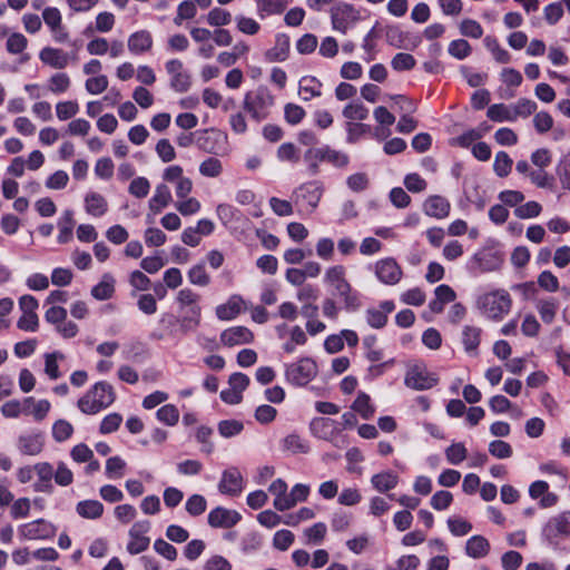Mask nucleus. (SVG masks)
<instances>
[{
	"mask_svg": "<svg viewBox=\"0 0 570 570\" xmlns=\"http://www.w3.org/2000/svg\"><path fill=\"white\" fill-rule=\"evenodd\" d=\"M317 374V365L314 360L303 357L286 368L287 380L295 385H306Z\"/></svg>",
	"mask_w": 570,
	"mask_h": 570,
	"instance_id": "7",
	"label": "nucleus"
},
{
	"mask_svg": "<svg viewBox=\"0 0 570 570\" xmlns=\"http://www.w3.org/2000/svg\"><path fill=\"white\" fill-rule=\"evenodd\" d=\"M243 429L244 424L237 420H224L218 423V432L223 438L238 435Z\"/></svg>",
	"mask_w": 570,
	"mask_h": 570,
	"instance_id": "49",
	"label": "nucleus"
},
{
	"mask_svg": "<svg viewBox=\"0 0 570 570\" xmlns=\"http://www.w3.org/2000/svg\"><path fill=\"white\" fill-rule=\"evenodd\" d=\"M512 107L513 121L519 117L527 118L537 110V104L527 98L519 99Z\"/></svg>",
	"mask_w": 570,
	"mask_h": 570,
	"instance_id": "40",
	"label": "nucleus"
},
{
	"mask_svg": "<svg viewBox=\"0 0 570 570\" xmlns=\"http://www.w3.org/2000/svg\"><path fill=\"white\" fill-rule=\"evenodd\" d=\"M176 299L181 309L188 307V313H193L194 308H197L198 313H202V308L198 305L199 295L193 289L188 287L180 289L177 293Z\"/></svg>",
	"mask_w": 570,
	"mask_h": 570,
	"instance_id": "34",
	"label": "nucleus"
},
{
	"mask_svg": "<svg viewBox=\"0 0 570 570\" xmlns=\"http://www.w3.org/2000/svg\"><path fill=\"white\" fill-rule=\"evenodd\" d=\"M115 292V279L110 274H105L101 281L92 287L91 295L98 301H105Z\"/></svg>",
	"mask_w": 570,
	"mask_h": 570,
	"instance_id": "29",
	"label": "nucleus"
},
{
	"mask_svg": "<svg viewBox=\"0 0 570 570\" xmlns=\"http://www.w3.org/2000/svg\"><path fill=\"white\" fill-rule=\"evenodd\" d=\"M542 210L541 205L538 202L531 200L525 203L524 205H521L514 209V215L518 218L527 219V218H533L540 215Z\"/></svg>",
	"mask_w": 570,
	"mask_h": 570,
	"instance_id": "53",
	"label": "nucleus"
},
{
	"mask_svg": "<svg viewBox=\"0 0 570 570\" xmlns=\"http://www.w3.org/2000/svg\"><path fill=\"white\" fill-rule=\"evenodd\" d=\"M471 50L470 43L464 39L453 40L449 45V53L459 60L465 59Z\"/></svg>",
	"mask_w": 570,
	"mask_h": 570,
	"instance_id": "59",
	"label": "nucleus"
},
{
	"mask_svg": "<svg viewBox=\"0 0 570 570\" xmlns=\"http://www.w3.org/2000/svg\"><path fill=\"white\" fill-rule=\"evenodd\" d=\"M481 341V328L472 325H465L462 331V343L464 350L469 353L476 351Z\"/></svg>",
	"mask_w": 570,
	"mask_h": 570,
	"instance_id": "33",
	"label": "nucleus"
},
{
	"mask_svg": "<svg viewBox=\"0 0 570 570\" xmlns=\"http://www.w3.org/2000/svg\"><path fill=\"white\" fill-rule=\"evenodd\" d=\"M322 153L324 160L336 167H345L348 164V156L346 154L331 149L330 147H323Z\"/></svg>",
	"mask_w": 570,
	"mask_h": 570,
	"instance_id": "63",
	"label": "nucleus"
},
{
	"mask_svg": "<svg viewBox=\"0 0 570 570\" xmlns=\"http://www.w3.org/2000/svg\"><path fill=\"white\" fill-rule=\"evenodd\" d=\"M115 399L112 386L107 382H98L78 400L77 405L83 414L94 415L110 406Z\"/></svg>",
	"mask_w": 570,
	"mask_h": 570,
	"instance_id": "1",
	"label": "nucleus"
},
{
	"mask_svg": "<svg viewBox=\"0 0 570 570\" xmlns=\"http://www.w3.org/2000/svg\"><path fill=\"white\" fill-rule=\"evenodd\" d=\"M153 47V37L146 30L137 31L128 38V49L134 55L147 52Z\"/></svg>",
	"mask_w": 570,
	"mask_h": 570,
	"instance_id": "20",
	"label": "nucleus"
},
{
	"mask_svg": "<svg viewBox=\"0 0 570 570\" xmlns=\"http://www.w3.org/2000/svg\"><path fill=\"white\" fill-rule=\"evenodd\" d=\"M423 209L428 216L442 219L449 216L450 203L448 202L446 198L439 195H434L430 196L425 200Z\"/></svg>",
	"mask_w": 570,
	"mask_h": 570,
	"instance_id": "19",
	"label": "nucleus"
},
{
	"mask_svg": "<svg viewBox=\"0 0 570 570\" xmlns=\"http://www.w3.org/2000/svg\"><path fill=\"white\" fill-rule=\"evenodd\" d=\"M557 175L563 189L570 190V153L557 166Z\"/></svg>",
	"mask_w": 570,
	"mask_h": 570,
	"instance_id": "55",
	"label": "nucleus"
},
{
	"mask_svg": "<svg viewBox=\"0 0 570 570\" xmlns=\"http://www.w3.org/2000/svg\"><path fill=\"white\" fill-rule=\"evenodd\" d=\"M367 115L368 110L362 102H351L343 109V116L351 120H364Z\"/></svg>",
	"mask_w": 570,
	"mask_h": 570,
	"instance_id": "50",
	"label": "nucleus"
},
{
	"mask_svg": "<svg viewBox=\"0 0 570 570\" xmlns=\"http://www.w3.org/2000/svg\"><path fill=\"white\" fill-rule=\"evenodd\" d=\"M196 12V6L193 1H183L177 8V14L174 19L175 24L180 26L184 20L193 19Z\"/></svg>",
	"mask_w": 570,
	"mask_h": 570,
	"instance_id": "61",
	"label": "nucleus"
},
{
	"mask_svg": "<svg viewBox=\"0 0 570 570\" xmlns=\"http://www.w3.org/2000/svg\"><path fill=\"white\" fill-rule=\"evenodd\" d=\"M149 521H137L130 528L128 535L129 541L127 543V551L130 554H138L148 549L150 539L145 534L149 531Z\"/></svg>",
	"mask_w": 570,
	"mask_h": 570,
	"instance_id": "8",
	"label": "nucleus"
},
{
	"mask_svg": "<svg viewBox=\"0 0 570 570\" xmlns=\"http://www.w3.org/2000/svg\"><path fill=\"white\" fill-rule=\"evenodd\" d=\"M466 449L463 443H452L445 450L446 460L451 464H460L466 458Z\"/></svg>",
	"mask_w": 570,
	"mask_h": 570,
	"instance_id": "56",
	"label": "nucleus"
},
{
	"mask_svg": "<svg viewBox=\"0 0 570 570\" xmlns=\"http://www.w3.org/2000/svg\"><path fill=\"white\" fill-rule=\"evenodd\" d=\"M218 489L223 494L238 495L243 490V476L237 468L223 472Z\"/></svg>",
	"mask_w": 570,
	"mask_h": 570,
	"instance_id": "14",
	"label": "nucleus"
},
{
	"mask_svg": "<svg viewBox=\"0 0 570 570\" xmlns=\"http://www.w3.org/2000/svg\"><path fill=\"white\" fill-rule=\"evenodd\" d=\"M490 551L489 541L482 535L471 537L465 544V552L469 557L480 559L485 557Z\"/></svg>",
	"mask_w": 570,
	"mask_h": 570,
	"instance_id": "25",
	"label": "nucleus"
},
{
	"mask_svg": "<svg viewBox=\"0 0 570 570\" xmlns=\"http://www.w3.org/2000/svg\"><path fill=\"white\" fill-rule=\"evenodd\" d=\"M77 513L83 519H98L104 513V504L98 500H83L76 505Z\"/></svg>",
	"mask_w": 570,
	"mask_h": 570,
	"instance_id": "27",
	"label": "nucleus"
},
{
	"mask_svg": "<svg viewBox=\"0 0 570 570\" xmlns=\"http://www.w3.org/2000/svg\"><path fill=\"white\" fill-rule=\"evenodd\" d=\"M199 173L204 177L216 178L223 173V164L218 158L208 157L199 164Z\"/></svg>",
	"mask_w": 570,
	"mask_h": 570,
	"instance_id": "36",
	"label": "nucleus"
},
{
	"mask_svg": "<svg viewBox=\"0 0 570 570\" xmlns=\"http://www.w3.org/2000/svg\"><path fill=\"white\" fill-rule=\"evenodd\" d=\"M243 303L240 296L234 295L225 304L217 306L216 316L223 321H230L240 313Z\"/></svg>",
	"mask_w": 570,
	"mask_h": 570,
	"instance_id": "23",
	"label": "nucleus"
},
{
	"mask_svg": "<svg viewBox=\"0 0 570 570\" xmlns=\"http://www.w3.org/2000/svg\"><path fill=\"white\" fill-rule=\"evenodd\" d=\"M240 520L238 512L217 507L208 514V524L213 528H232Z\"/></svg>",
	"mask_w": 570,
	"mask_h": 570,
	"instance_id": "15",
	"label": "nucleus"
},
{
	"mask_svg": "<svg viewBox=\"0 0 570 570\" xmlns=\"http://www.w3.org/2000/svg\"><path fill=\"white\" fill-rule=\"evenodd\" d=\"M185 508L188 514L198 517L206 511L207 501L200 494H193L187 499Z\"/></svg>",
	"mask_w": 570,
	"mask_h": 570,
	"instance_id": "44",
	"label": "nucleus"
},
{
	"mask_svg": "<svg viewBox=\"0 0 570 570\" xmlns=\"http://www.w3.org/2000/svg\"><path fill=\"white\" fill-rule=\"evenodd\" d=\"M376 125L373 129V136L379 140H385L391 135L392 114L386 107L379 106L373 111Z\"/></svg>",
	"mask_w": 570,
	"mask_h": 570,
	"instance_id": "16",
	"label": "nucleus"
},
{
	"mask_svg": "<svg viewBox=\"0 0 570 570\" xmlns=\"http://www.w3.org/2000/svg\"><path fill=\"white\" fill-rule=\"evenodd\" d=\"M476 306L485 317L500 321L510 312L512 299L507 291L495 289L480 295Z\"/></svg>",
	"mask_w": 570,
	"mask_h": 570,
	"instance_id": "2",
	"label": "nucleus"
},
{
	"mask_svg": "<svg viewBox=\"0 0 570 570\" xmlns=\"http://www.w3.org/2000/svg\"><path fill=\"white\" fill-rule=\"evenodd\" d=\"M358 19L360 12L351 4L341 3L332 9L333 29L342 33H346Z\"/></svg>",
	"mask_w": 570,
	"mask_h": 570,
	"instance_id": "9",
	"label": "nucleus"
},
{
	"mask_svg": "<svg viewBox=\"0 0 570 570\" xmlns=\"http://www.w3.org/2000/svg\"><path fill=\"white\" fill-rule=\"evenodd\" d=\"M55 527L45 519H38L22 524L18 533L24 540H45L53 537Z\"/></svg>",
	"mask_w": 570,
	"mask_h": 570,
	"instance_id": "12",
	"label": "nucleus"
},
{
	"mask_svg": "<svg viewBox=\"0 0 570 570\" xmlns=\"http://www.w3.org/2000/svg\"><path fill=\"white\" fill-rule=\"evenodd\" d=\"M39 59L50 68L65 69L70 63L77 61V53H69L59 48L45 47L39 52Z\"/></svg>",
	"mask_w": 570,
	"mask_h": 570,
	"instance_id": "10",
	"label": "nucleus"
},
{
	"mask_svg": "<svg viewBox=\"0 0 570 570\" xmlns=\"http://www.w3.org/2000/svg\"><path fill=\"white\" fill-rule=\"evenodd\" d=\"M351 410L358 414L363 420L372 419L375 413V407L371 402V397L365 392H358L356 399L351 405Z\"/></svg>",
	"mask_w": 570,
	"mask_h": 570,
	"instance_id": "26",
	"label": "nucleus"
},
{
	"mask_svg": "<svg viewBox=\"0 0 570 570\" xmlns=\"http://www.w3.org/2000/svg\"><path fill=\"white\" fill-rule=\"evenodd\" d=\"M317 48V38L313 33L303 35L296 42V50L301 55H309Z\"/></svg>",
	"mask_w": 570,
	"mask_h": 570,
	"instance_id": "62",
	"label": "nucleus"
},
{
	"mask_svg": "<svg viewBox=\"0 0 570 570\" xmlns=\"http://www.w3.org/2000/svg\"><path fill=\"white\" fill-rule=\"evenodd\" d=\"M289 52V39L286 35H278L275 46L265 52V58L269 62L284 61Z\"/></svg>",
	"mask_w": 570,
	"mask_h": 570,
	"instance_id": "21",
	"label": "nucleus"
},
{
	"mask_svg": "<svg viewBox=\"0 0 570 570\" xmlns=\"http://www.w3.org/2000/svg\"><path fill=\"white\" fill-rule=\"evenodd\" d=\"M254 340L253 332L245 326H234L220 334V341L226 346L248 344Z\"/></svg>",
	"mask_w": 570,
	"mask_h": 570,
	"instance_id": "17",
	"label": "nucleus"
},
{
	"mask_svg": "<svg viewBox=\"0 0 570 570\" xmlns=\"http://www.w3.org/2000/svg\"><path fill=\"white\" fill-rule=\"evenodd\" d=\"M63 354L59 352L48 353L45 356V372L51 380H57L60 376L58 360H62Z\"/></svg>",
	"mask_w": 570,
	"mask_h": 570,
	"instance_id": "47",
	"label": "nucleus"
},
{
	"mask_svg": "<svg viewBox=\"0 0 570 570\" xmlns=\"http://www.w3.org/2000/svg\"><path fill=\"white\" fill-rule=\"evenodd\" d=\"M203 570H232V563L226 558L215 554L205 561Z\"/></svg>",
	"mask_w": 570,
	"mask_h": 570,
	"instance_id": "64",
	"label": "nucleus"
},
{
	"mask_svg": "<svg viewBox=\"0 0 570 570\" xmlns=\"http://www.w3.org/2000/svg\"><path fill=\"white\" fill-rule=\"evenodd\" d=\"M327 528L325 523L318 522L306 528L304 530V535L306 537L307 543L318 544L324 540Z\"/></svg>",
	"mask_w": 570,
	"mask_h": 570,
	"instance_id": "46",
	"label": "nucleus"
},
{
	"mask_svg": "<svg viewBox=\"0 0 570 570\" xmlns=\"http://www.w3.org/2000/svg\"><path fill=\"white\" fill-rule=\"evenodd\" d=\"M289 0H257V9L262 16H272L281 13L288 4Z\"/></svg>",
	"mask_w": 570,
	"mask_h": 570,
	"instance_id": "37",
	"label": "nucleus"
},
{
	"mask_svg": "<svg viewBox=\"0 0 570 570\" xmlns=\"http://www.w3.org/2000/svg\"><path fill=\"white\" fill-rule=\"evenodd\" d=\"M85 207L89 215L100 217L107 213L108 203L102 195L91 191L85 197Z\"/></svg>",
	"mask_w": 570,
	"mask_h": 570,
	"instance_id": "22",
	"label": "nucleus"
},
{
	"mask_svg": "<svg viewBox=\"0 0 570 570\" xmlns=\"http://www.w3.org/2000/svg\"><path fill=\"white\" fill-rule=\"evenodd\" d=\"M487 116L497 122L513 121L512 107L504 104H494L488 108Z\"/></svg>",
	"mask_w": 570,
	"mask_h": 570,
	"instance_id": "35",
	"label": "nucleus"
},
{
	"mask_svg": "<svg viewBox=\"0 0 570 570\" xmlns=\"http://www.w3.org/2000/svg\"><path fill=\"white\" fill-rule=\"evenodd\" d=\"M45 445V436L40 431H30L18 438V449L27 455H38Z\"/></svg>",
	"mask_w": 570,
	"mask_h": 570,
	"instance_id": "13",
	"label": "nucleus"
},
{
	"mask_svg": "<svg viewBox=\"0 0 570 570\" xmlns=\"http://www.w3.org/2000/svg\"><path fill=\"white\" fill-rule=\"evenodd\" d=\"M196 135V145L199 149L206 153H215L214 142L220 136L219 131L216 129H205L203 131L195 132Z\"/></svg>",
	"mask_w": 570,
	"mask_h": 570,
	"instance_id": "32",
	"label": "nucleus"
},
{
	"mask_svg": "<svg viewBox=\"0 0 570 570\" xmlns=\"http://www.w3.org/2000/svg\"><path fill=\"white\" fill-rule=\"evenodd\" d=\"M232 21V14L220 8L212 9L207 14V22L214 27L226 26Z\"/></svg>",
	"mask_w": 570,
	"mask_h": 570,
	"instance_id": "57",
	"label": "nucleus"
},
{
	"mask_svg": "<svg viewBox=\"0 0 570 570\" xmlns=\"http://www.w3.org/2000/svg\"><path fill=\"white\" fill-rule=\"evenodd\" d=\"M304 159L308 165L309 175L314 176L318 173V164L324 160V156L322 153V148H309L305 155Z\"/></svg>",
	"mask_w": 570,
	"mask_h": 570,
	"instance_id": "54",
	"label": "nucleus"
},
{
	"mask_svg": "<svg viewBox=\"0 0 570 570\" xmlns=\"http://www.w3.org/2000/svg\"><path fill=\"white\" fill-rule=\"evenodd\" d=\"M188 281L196 286L205 287L210 283V276L203 263L194 265L187 273Z\"/></svg>",
	"mask_w": 570,
	"mask_h": 570,
	"instance_id": "39",
	"label": "nucleus"
},
{
	"mask_svg": "<svg viewBox=\"0 0 570 570\" xmlns=\"http://www.w3.org/2000/svg\"><path fill=\"white\" fill-rule=\"evenodd\" d=\"M544 534L548 539L570 535V511L551 518L544 527Z\"/></svg>",
	"mask_w": 570,
	"mask_h": 570,
	"instance_id": "18",
	"label": "nucleus"
},
{
	"mask_svg": "<svg viewBox=\"0 0 570 570\" xmlns=\"http://www.w3.org/2000/svg\"><path fill=\"white\" fill-rule=\"evenodd\" d=\"M392 311V304L385 302L379 308L367 309V322L372 327H383L387 323V314Z\"/></svg>",
	"mask_w": 570,
	"mask_h": 570,
	"instance_id": "30",
	"label": "nucleus"
},
{
	"mask_svg": "<svg viewBox=\"0 0 570 570\" xmlns=\"http://www.w3.org/2000/svg\"><path fill=\"white\" fill-rule=\"evenodd\" d=\"M324 186L320 180H311L301 184L294 191V204L305 213H313L323 196Z\"/></svg>",
	"mask_w": 570,
	"mask_h": 570,
	"instance_id": "5",
	"label": "nucleus"
},
{
	"mask_svg": "<svg viewBox=\"0 0 570 570\" xmlns=\"http://www.w3.org/2000/svg\"><path fill=\"white\" fill-rule=\"evenodd\" d=\"M73 226H75L73 213L70 209H67L63 212V214L58 223V227H59L58 242L60 244H65L71 239Z\"/></svg>",
	"mask_w": 570,
	"mask_h": 570,
	"instance_id": "31",
	"label": "nucleus"
},
{
	"mask_svg": "<svg viewBox=\"0 0 570 570\" xmlns=\"http://www.w3.org/2000/svg\"><path fill=\"white\" fill-rule=\"evenodd\" d=\"M73 433V426L66 420H58L52 426V436L57 442L68 440Z\"/></svg>",
	"mask_w": 570,
	"mask_h": 570,
	"instance_id": "48",
	"label": "nucleus"
},
{
	"mask_svg": "<svg viewBox=\"0 0 570 570\" xmlns=\"http://www.w3.org/2000/svg\"><path fill=\"white\" fill-rule=\"evenodd\" d=\"M460 32L473 39H479L483 35L481 24L473 19H464L460 23Z\"/></svg>",
	"mask_w": 570,
	"mask_h": 570,
	"instance_id": "60",
	"label": "nucleus"
},
{
	"mask_svg": "<svg viewBox=\"0 0 570 570\" xmlns=\"http://www.w3.org/2000/svg\"><path fill=\"white\" fill-rule=\"evenodd\" d=\"M537 308L541 320L544 323L550 324L556 317L558 303L553 298L542 299L538 303Z\"/></svg>",
	"mask_w": 570,
	"mask_h": 570,
	"instance_id": "42",
	"label": "nucleus"
},
{
	"mask_svg": "<svg viewBox=\"0 0 570 570\" xmlns=\"http://www.w3.org/2000/svg\"><path fill=\"white\" fill-rule=\"evenodd\" d=\"M157 419L167 425H175L179 420V411L173 404H166L157 411Z\"/></svg>",
	"mask_w": 570,
	"mask_h": 570,
	"instance_id": "52",
	"label": "nucleus"
},
{
	"mask_svg": "<svg viewBox=\"0 0 570 570\" xmlns=\"http://www.w3.org/2000/svg\"><path fill=\"white\" fill-rule=\"evenodd\" d=\"M165 69L170 76V87L177 92H186L191 86V77L178 59H170L166 62Z\"/></svg>",
	"mask_w": 570,
	"mask_h": 570,
	"instance_id": "11",
	"label": "nucleus"
},
{
	"mask_svg": "<svg viewBox=\"0 0 570 570\" xmlns=\"http://www.w3.org/2000/svg\"><path fill=\"white\" fill-rule=\"evenodd\" d=\"M70 78L65 72H57L52 75L48 80V89L52 94H63L70 87Z\"/></svg>",
	"mask_w": 570,
	"mask_h": 570,
	"instance_id": "41",
	"label": "nucleus"
},
{
	"mask_svg": "<svg viewBox=\"0 0 570 570\" xmlns=\"http://www.w3.org/2000/svg\"><path fill=\"white\" fill-rule=\"evenodd\" d=\"M79 111L77 101H60L56 105V114L59 120H67L76 116Z\"/></svg>",
	"mask_w": 570,
	"mask_h": 570,
	"instance_id": "45",
	"label": "nucleus"
},
{
	"mask_svg": "<svg viewBox=\"0 0 570 570\" xmlns=\"http://www.w3.org/2000/svg\"><path fill=\"white\" fill-rule=\"evenodd\" d=\"M324 281L334 287L336 295L344 301L346 308L355 309L360 306L357 295L353 293L350 283L346 281L343 266L336 265L327 268Z\"/></svg>",
	"mask_w": 570,
	"mask_h": 570,
	"instance_id": "4",
	"label": "nucleus"
},
{
	"mask_svg": "<svg viewBox=\"0 0 570 570\" xmlns=\"http://www.w3.org/2000/svg\"><path fill=\"white\" fill-rule=\"evenodd\" d=\"M275 104V97L266 86H258L248 91L243 101V109L256 121L266 119Z\"/></svg>",
	"mask_w": 570,
	"mask_h": 570,
	"instance_id": "3",
	"label": "nucleus"
},
{
	"mask_svg": "<svg viewBox=\"0 0 570 570\" xmlns=\"http://www.w3.org/2000/svg\"><path fill=\"white\" fill-rule=\"evenodd\" d=\"M179 331L183 334L195 331L200 324V313L194 308L193 313L181 317L179 321Z\"/></svg>",
	"mask_w": 570,
	"mask_h": 570,
	"instance_id": "58",
	"label": "nucleus"
},
{
	"mask_svg": "<svg viewBox=\"0 0 570 570\" xmlns=\"http://www.w3.org/2000/svg\"><path fill=\"white\" fill-rule=\"evenodd\" d=\"M513 160L505 151H499L495 155L493 170L497 176L507 177L512 169Z\"/></svg>",
	"mask_w": 570,
	"mask_h": 570,
	"instance_id": "38",
	"label": "nucleus"
},
{
	"mask_svg": "<svg viewBox=\"0 0 570 570\" xmlns=\"http://www.w3.org/2000/svg\"><path fill=\"white\" fill-rule=\"evenodd\" d=\"M171 194L167 185L159 184L155 188V194L149 200V208L154 213H160L171 202Z\"/></svg>",
	"mask_w": 570,
	"mask_h": 570,
	"instance_id": "24",
	"label": "nucleus"
},
{
	"mask_svg": "<svg viewBox=\"0 0 570 570\" xmlns=\"http://www.w3.org/2000/svg\"><path fill=\"white\" fill-rule=\"evenodd\" d=\"M284 450L291 453H307V443L297 434H289L283 440Z\"/></svg>",
	"mask_w": 570,
	"mask_h": 570,
	"instance_id": "43",
	"label": "nucleus"
},
{
	"mask_svg": "<svg viewBox=\"0 0 570 570\" xmlns=\"http://www.w3.org/2000/svg\"><path fill=\"white\" fill-rule=\"evenodd\" d=\"M404 382L407 387L422 391L435 386L439 379L435 374L429 372L423 363H413L407 366Z\"/></svg>",
	"mask_w": 570,
	"mask_h": 570,
	"instance_id": "6",
	"label": "nucleus"
},
{
	"mask_svg": "<svg viewBox=\"0 0 570 570\" xmlns=\"http://www.w3.org/2000/svg\"><path fill=\"white\" fill-rule=\"evenodd\" d=\"M335 421L327 417H315L311 422L312 433L323 440L332 438L334 432Z\"/></svg>",
	"mask_w": 570,
	"mask_h": 570,
	"instance_id": "28",
	"label": "nucleus"
},
{
	"mask_svg": "<svg viewBox=\"0 0 570 570\" xmlns=\"http://www.w3.org/2000/svg\"><path fill=\"white\" fill-rule=\"evenodd\" d=\"M295 535L289 530H278L273 538V547L279 551H286L294 542Z\"/></svg>",
	"mask_w": 570,
	"mask_h": 570,
	"instance_id": "51",
	"label": "nucleus"
}]
</instances>
